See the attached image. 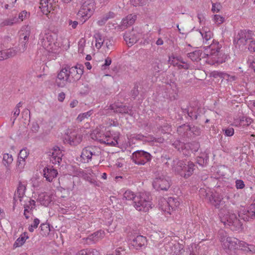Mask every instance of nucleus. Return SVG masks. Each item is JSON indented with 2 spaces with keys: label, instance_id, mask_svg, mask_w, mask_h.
<instances>
[{
  "label": "nucleus",
  "instance_id": "nucleus-1",
  "mask_svg": "<svg viewBox=\"0 0 255 255\" xmlns=\"http://www.w3.org/2000/svg\"><path fill=\"white\" fill-rule=\"evenodd\" d=\"M213 33L208 27H203L199 30L190 34V37L193 42H196L198 39H203V42L208 45L205 46V55L207 57L206 62L211 64H221L225 62L226 56L220 52L222 47L219 42L213 39L210 44L209 41L213 37Z\"/></svg>",
  "mask_w": 255,
  "mask_h": 255
},
{
  "label": "nucleus",
  "instance_id": "nucleus-2",
  "mask_svg": "<svg viewBox=\"0 0 255 255\" xmlns=\"http://www.w3.org/2000/svg\"><path fill=\"white\" fill-rule=\"evenodd\" d=\"M210 203L217 208H220L221 221L225 225L230 227L233 231H240L242 229V223L238 218L237 215L232 212L227 205H224V201H222L218 195L213 194L209 197Z\"/></svg>",
  "mask_w": 255,
  "mask_h": 255
},
{
  "label": "nucleus",
  "instance_id": "nucleus-3",
  "mask_svg": "<svg viewBox=\"0 0 255 255\" xmlns=\"http://www.w3.org/2000/svg\"><path fill=\"white\" fill-rule=\"evenodd\" d=\"M83 73V66L81 64L71 67L67 66L58 73L56 81L57 85L59 87H64L67 84L79 80Z\"/></svg>",
  "mask_w": 255,
  "mask_h": 255
},
{
  "label": "nucleus",
  "instance_id": "nucleus-4",
  "mask_svg": "<svg viewBox=\"0 0 255 255\" xmlns=\"http://www.w3.org/2000/svg\"><path fill=\"white\" fill-rule=\"evenodd\" d=\"M39 43L49 52H54L58 47L55 41V34L50 31L40 34Z\"/></svg>",
  "mask_w": 255,
  "mask_h": 255
},
{
  "label": "nucleus",
  "instance_id": "nucleus-5",
  "mask_svg": "<svg viewBox=\"0 0 255 255\" xmlns=\"http://www.w3.org/2000/svg\"><path fill=\"white\" fill-rule=\"evenodd\" d=\"M133 205L135 209L140 212H146L152 208L151 199L146 194L140 193L135 198Z\"/></svg>",
  "mask_w": 255,
  "mask_h": 255
},
{
  "label": "nucleus",
  "instance_id": "nucleus-6",
  "mask_svg": "<svg viewBox=\"0 0 255 255\" xmlns=\"http://www.w3.org/2000/svg\"><path fill=\"white\" fill-rule=\"evenodd\" d=\"M95 7L94 0H84L79 10L78 15L82 17L85 21L93 15Z\"/></svg>",
  "mask_w": 255,
  "mask_h": 255
},
{
  "label": "nucleus",
  "instance_id": "nucleus-7",
  "mask_svg": "<svg viewBox=\"0 0 255 255\" xmlns=\"http://www.w3.org/2000/svg\"><path fill=\"white\" fill-rule=\"evenodd\" d=\"M253 34L251 31L246 30H241L235 36L234 43L237 48L243 49L248 41L252 39Z\"/></svg>",
  "mask_w": 255,
  "mask_h": 255
},
{
  "label": "nucleus",
  "instance_id": "nucleus-8",
  "mask_svg": "<svg viewBox=\"0 0 255 255\" xmlns=\"http://www.w3.org/2000/svg\"><path fill=\"white\" fill-rule=\"evenodd\" d=\"M220 241L222 248L227 253L230 251L238 249V239L235 238L229 237L227 235H223L220 236Z\"/></svg>",
  "mask_w": 255,
  "mask_h": 255
},
{
  "label": "nucleus",
  "instance_id": "nucleus-9",
  "mask_svg": "<svg viewBox=\"0 0 255 255\" xmlns=\"http://www.w3.org/2000/svg\"><path fill=\"white\" fill-rule=\"evenodd\" d=\"M94 134H96L95 139L101 143L112 146H116L118 144L117 140L115 137L111 136L109 131L103 133L98 130H95Z\"/></svg>",
  "mask_w": 255,
  "mask_h": 255
},
{
  "label": "nucleus",
  "instance_id": "nucleus-10",
  "mask_svg": "<svg viewBox=\"0 0 255 255\" xmlns=\"http://www.w3.org/2000/svg\"><path fill=\"white\" fill-rule=\"evenodd\" d=\"M151 159V156L150 153L143 150H137L132 155L133 162L137 165H144Z\"/></svg>",
  "mask_w": 255,
  "mask_h": 255
},
{
  "label": "nucleus",
  "instance_id": "nucleus-11",
  "mask_svg": "<svg viewBox=\"0 0 255 255\" xmlns=\"http://www.w3.org/2000/svg\"><path fill=\"white\" fill-rule=\"evenodd\" d=\"M40 8L42 12L45 15L49 13H54L56 10L58 4L54 0H40Z\"/></svg>",
  "mask_w": 255,
  "mask_h": 255
},
{
  "label": "nucleus",
  "instance_id": "nucleus-12",
  "mask_svg": "<svg viewBox=\"0 0 255 255\" xmlns=\"http://www.w3.org/2000/svg\"><path fill=\"white\" fill-rule=\"evenodd\" d=\"M152 185L157 190L166 191L170 187L169 179L164 175H159L155 178Z\"/></svg>",
  "mask_w": 255,
  "mask_h": 255
},
{
  "label": "nucleus",
  "instance_id": "nucleus-13",
  "mask_svg": "<svg viewBox=\"0 0 255 255\" xmlns=\"http://www.w3.org/2000/svg\"><path fill=\"white\" fill-rule=\"evenodd\" d=\"M47 154L52 164L59 165L63 153L59 147L56 146L53 147L49 150Z\"/></svg>",
  "mask_w": 255,
  "mask_h": 255
},
{
  "label": "nucleus",
  "instance_id": "nucleus-14",
  "mask_svg": "<svg viewBox=\"0 0 255 255\" xmlns=\"http://www.w3.org/2000/svg\"><path fill=\"white\" fill-rule=\"evenodd\" d=\"M142 35V33L137 29H132L131 31L126 32L124 37L127 43L131 46L135 43Z\"/></svg>",
  "mask_w": 255,
  "mask_h": 255
},
{
  "label": "nucleus",
  "instance_id": "nucleus-15",
  "mask_svg": "<svg viewBox=\"0 0 255 255\" xmlns=\"http://www.w3.org/2000/svg\"><path fill=\"white\" fill-rule=\"evenodd\" d=\"M66 141L72 146L79 144L82 140V135L78 131H73L65 138Z\"/></svg>",
  "mask_w": 255,
  "mask_h": 255
},
{
  "label": "nucleus",
  "instance_id": "nucleus-16",
  "mask_svg": "<svg viewBox=\"0 0 255 255\" xmlns=\"http://www.w3.org/2000/svg\"><path fill=\"white\" fill-rule=\"evenodd\" d=\"M112 108L114 109V113H120L122 114H128L132 116L133 114L131 108L120 103L112 104Z\"/></svg>",
  "mask_w": 255,
  "mask_h": 255
},
{
  "label": "nucleus",
  "instance_id": "nucleus-17",
  "mask_svg": "<svg viewBox=\"0 0 255 255\" xmlns=\"http://www.w3.org/2000/svg\"><path fill=\"white\" fill-rule=\"evenodd\" d=\"M24 208V215L26 219L29 218V214H32L33 210L35 208V202L33 200L27 198L23 204Z\"/></svg>",
  "mask_w": 255,
  "mask_h": 255
},
{
  "label": "nucleus",
  "instance_id": "nucleus-18",
  "mask_svg": "<svg viewBox=\"0 0 255 255\" xmlns=\"http://www.w3.org/2000/svg\"><path fill=\"white\" fill-rule=\"evenodd\" d=\"M43 175L46 180L49 182L52 181L53 179L55 178L57 174V170L53 168L52 166H48L43 169Z\"/></svg>",
  "mask_w": 255,
  "mask_h": 255
},
{
  "label": "nucleus",
  "instance_id": "nucleus-19",
  "mask_svg": "<svg viewBox=\"0 0 255 255\" xmlns=\"http://www.w3.org/2000/svg\"><path fill=\"white\" fill-rule=\"evenodd\" d=\"M185 129V133L188 131H191L192 133L195 136L199 135L201 133L200 128L198 127L193 126L191 127L189 125H183L181 126H179L177 128V132L179 134L183 133L182 129Z\"/></svg>",
  "mask_w": 255,
  "mask_h": 255
},
{
  "label": "nucleus",
  "instance_id": "nucleus-20",
  "mask_svg": "<svg viewBox=\"0 0 255 255\" xmlns=\"http://www.w3.org/2000/svg\"><path fill=\"white\" fill-rule=\"evenodd\" d=\"M146 238L142 236H136L131 242V245L136 249L139 250L146 244Z\"/></svg>",
  "mask_w": 255,
  "mask_h": 255
},
{
  "label": "nucleus",
  "instance_id": "nucleus-21",
  "mask_svg": "<svg viewBox=\"0 0 255 255\" xmlns=\"http://www.w3.org/2000/svg\"><path fill=\"white\" fill-rule=\"evenodd\" d=\"M194 170V164L192 162L188 161L184 166L181 176H183L185 178H188L191 176Z\"/></svg>",
  "mask_w": 255,
  "mask_h": 255
},
{
  "label": "nucleus",
  "instance_id": "nucleus-22",
  "mask_svg": "<svg viewBox=\"0 0 255 255\" xmlns=\"http://www.w3.org/2000/svg\"><path fill=\"white\" fill-rule=\"evenodd\" d=\"M137 16L135 14H130L124 18L122 21L121 28L125 29L128 26L134 23L136 19Z\"/></svg>",
  "mask_w": 255,
  "mask_h": 255
},
{
  "label": "nucleus",
  "instance_id": "nucleus-23",
  "mask_svg": "<svg viewBox=\"0 0 255 255\" xmlns=\"http://www.w3.org/2000/svg\"><path fill=\"white\" fill-rule=\"evenodd\" d=\"M91 152L89 146L84 148L80 155V161L82 163L89 162L91 161L90 156V154L91 153Z\"/></svg>",
  "mask_w": 255,
  "mask_h": 255
},
{
  "label": "nucleus",
  "instance_id": "nucleus-24",
  "mask_svg": "<svg viewBox=\"0 0 255 255\" xmlns=\"http://www.w3.org/2000/svg\"><path fill=\"white\" fill-rule=\"evenodd\" d=\"M190 143H184L180 141H176L173 143V145L179 151H182L183 154H187V150L190 148Z\"/></svg>",
  "mask_w": 255,
  "mask_h": 255
},
{
  "label": "nucleus",
  "instance_id": "nucleus-25",
  "mask_svg": "<svg viewBox=\"0 0 255 255\" xmlns=\"http://www.w3.org/2000/svg\"><path fill=\"white\" fill-rule=\"evenodd\" d=\"M17 54L16 50L12 48L8 50L0 51V60L2 61L13 57Z\"/></svg>",
  "mask_w": 255,
  "mask_h": 255
},
{
  "label": "nucleus",
  "instance_id": "nucleus-26",
  "mask_svg": "<svg viewBox=\"0 0 255 255\" xmlns=\"http://www.w3.org/2000/svg\"><path fill=\"white\" fill-rule=\"evenodd\" d=\"M89 147L90 150L92 152L90 154L91 161L92 159H98L101 157L102 150L100 147L96 146H89Z\"/></svg>",
  "mask_w": 255,
  "mask_h": 255
},
{
  "label": "nucleus",
  "instance_id": "nucleus-27",
  "mask_svg": "<svg viewBox=\"0 0 255 255\" xmlns=\"http://www.w3.org/2000/svg\"><path fill=\"white\" fill-rule=\"evenodd\" d=\"M116 14L114 12L112 11H109V12L103 15L100 18V19L98 20L97 21V24L99 26H103L109 19L114 18Z\"/></svg>",
  "mask_w": 255,
  "mask_h": 255
},
{
  "label": "nucleus",
  "instance_id": "nucleus-28",
  "mask_svg": "<svg viewBox=\"0 0 255 255\" xmlns=\"http://www.w3.org/2000/svg\"><path fill=\"white\" fill-rule=\"evenodd\" d=\"M185 164L186 163L184 161L178 160L177 159L174 160L173 161V168L174 169L175 172L181 175V173L184 169Z\"/></svg>",
  "mask_w": 255,
  "mask_h": 255
},
{
  "label": "nucleus",
  "instance_id": "nucleus-29",
  "mask_svg": "<svg viewBox=\"0 0 255 255\" xmlns=\"http://www.w3.org/2000/svg\"><path fill=\"white\" fill-rule=\"evenodd\" d=\"M26 190V184L24 182H19L17 188V191L15 193V196H18L20 201H21V198L24 196Z\"/></svg>",
  "mask_w": 255,
  "mask_h": 255
},
{
  "label": "nucleus",
  "instance_id": "nucleus-30",
  "mask_svg": "<svg viewBox=\"0 0 255 255\" xmlns=\"http://www.w3.org/2000/svg\"><path fill=\"white\" fill-rule=\"evenodd\" d=\"M94 38L96 41L95 46L98 49H100L104 45L106 38L103 37L102 35L99 32L94 34Z\"/></svg>",
  "mask_w": 255,
  "mask_h": 255
},
{
  "label": "nucleus",
  "instance_id": "nucleus-31",
  "mask_svg": "<svg viewBox=\"0 0 255 255\" xmlns=\"http://www.w3.org/2000/svg\"><path fill=\"white\" fill-rule=\"evenodd\" d=\"M29 238L26 232L22 234L15 241L13 244V247L17 248L22 246L26 240Z\"/></svg>",
  "mask_w": 255,
  "mask_h": 255
},
{
  "label": "nucleus",
  "instance_id": "nucleus-32",
  "mask_svg": "<svg viewBox=\"0 0 255 255\" xmlns=\"http://www.w3.org/2000/svg\"><path fill=\"white\" fill-rule=\"evenodd\" d=\"M104 232L103 231L100 230L89 236L87 239L95 243L98 240L104 238Z\"/></svg>",
  "mask_w": 255,
  "mask_h": 255
},
{
  "label": "nucleus",
  "instance_id": "nucleus-33",
  "mask_svg": "<svg viewBox=\"0 0 255 255\" xmlns=\"http://www.w3.org/2000/svg\"><path fill=\"white\" fill-rule=\"evenodd\" d=\"M246 215L248 221L249 219L255 220V202L249 206Z\"/></svg>",
  "mask_w": 255,
  "mask_h": 255
},
{
  "label": "nucleus",
  "instance_id": "nucleus-34",
  "mask_svg": "<svg viewBox=\"0 0 255 255\" xmlns=\"http://www.w3.org/2000/svg\"><path fill=\"white\" fill-rule=\"evenodd\" d=\"M168 62L171 65H172L174 66H177L180 69L184 68L185 69H187L189 67L188 65L186 63H185V65L179 64V62L175 60V57L174 56H171L169 57Z\"/></svg>",
  "mask_w": 255,
  "mask_h": 255
},
{
  "label": "nucleus",
  "instance_id": "nucleus-35",
  "mask_svg": "<svg viewBox=\"0 0 255 255\" xmlns=\"http://www.w3.org/2000/svg\"><path fill=\"white\" fill-rule=\"evenodd\" d=\"M202 54L200 50H196L188 53V57L193 61H198L201 60Z\"/></svg>",
  "mask_w": 255,
  "mask_h": 255
},
{
  "label": "nucleus",
  "instance_id": "nucleus-36",
  "mask_svg": "<svg viewBox=\"0 0 255 255\" xmlns=\"http://www.w3.org/2000/svg\"><path fill=\"white\" fill-rule=\"evenodd\" d=\"M16 23H17V17L16 16H13L3 20V21L0 23V26L1 27L11 26Z\"/></svg>",
  "mask_w": 255,
  "mask_h": 255
},
{
  "label": "nucleus",
  "instance_id": "nucleus-37",
  "mask_svg": "<svg viewBox=\"0 0 255 255\" xmlns=\"http://www.w3.org/2000/svg\"><path fill=\"white\" fill-rule=\"evenodd\" d=\"M13 157L11 154L5 153L3 154L2 162L6 168L8 169L9 167L13 161Z\"/></svg>",
  "mask_w": 255,
  "mask_h": 255
},
{
  "label": "nucleus",
  "instance_id": "nucleus-38",
  "mask_svg": "<svg viewBox=\"0 0 255 255\" xmlns=\"http://www.w3.org/2000/svg\"><path fill=\"white\" fill-rule=\"evenodd\" d=\"M114 113V109L112 108V105L109 106H107L105 107L104 109L101 110L98 113V114L100 116H111Z\"/></svg>",
  "mask_w": 255,
  "mask_h": 255
},
{
  "label": "nucleus",
  "instance_id": "nucleus-39",
  "mask_svg": "<svg viewBox=\"0 0 255 255\" xmlns=\"http://www.w3.org/2000/svg\"><path fill=\"white\" fill-rule=\"evenodd\" d=\"M16 0H1L2 7L5 9L12 8L14 5Z\"/></svg>",
  "mask_w": 255,
  "mask_h": 255
},
{
  "label": "nucleus",
  "instance_id": "nucleus-40",
  "mask_svg": "<svg viewBox=\"0 0 255 255\" xmlns=\"http://www.w3.org/2000/svg\"><path fill=\"white\" fill-rule=\"evenodd\" d=\"M30 16V13L27 12L26 10H24L19 13L17 19V23H19L23 20L28 18Z\"/></svg>",
  "mask_w": 255,
  "mask_h": 255
},
{
  "label": "nucleus",
  "instance_id": "nucleus-41",
  "mask_svg": "<svg viewBox=\"0 0 255 255\" xmlns=\"http://www.w3.org/2000/svg\"><path fill=\"white\" fill-rule=\"evenodd\" d=\"M104 45H105L108 50H113L114 49V41L112 37H106Z\"/></svg>",
  "mask_w": 255,
  "mask_h": 255
},
{
  "label": "nucleus",
  "instance_id": "nucleus-42",
  "mask_svg": "<svg viewBox=\"0 0 255 255\" xmlns=\"http://www.w3.org/2000/svg\"><path fill=\"white\" fill-rule=\"evenodd\" d=\"M175 200L174 198H170L167 201H165L166 205L170 207L172 210H175V208L179 205V202H175Z\"/></svg>",
  "mask_w": 255,
  "mask_h": 255
},
{
  "label": "nucleus",
  "instance_id": "nucleus-43",
  "mask_svg": "<svg viewBox=\"0 0 255 255\" xmlns=\"http://www.w3.org/2000/svg\"><path fill=\"white\" fill-rule=\"evenodd\" d=\"M136 197V195L130 190H127L124 194V198L127 200H135V198Z\"/></svg>",
  "mask_w": 255,
  "mask_h": 255
},
{
  "label": "nucleus",
  "instance_id": "nucleus-44",
  "mask_svg": "<svg viewBox=\"0 0 255 255\" xmlns=\"http://www.w3.org/2000/svg\"><path fill=\"white\" fill-rule=\"evenodd\" d=\"M92 111L90 110L87 112L81 114L79 115L77 118V121L79 122H81L85 119H88L92 114Z\"/></svg>",
  "mask_w": 255,
  "mask_h": 255
},
{
  "label": "nucleus",
  "instance_id": "nucleus-45",
  "mask_svg": "<svg viewBox=\"0 0 255 255\" xmlns=\"http://www.w3.org/2000/svg\"><path fill=\"white\" fill-rule=\"evenodd\" d=\"M31 27L30 26L27 25L22 27L21 29L20 34L27 35L29 36L31 34Z\"/></svg>",
  "mask_w": 255,
  "mask_h": 255
},
{
  "label": "nucleus",
  "instance_id": "nucleus-46",
  "mask_svg": "<svg viewBox=\"0 0 255 255\" xmlns=\"http://www.w3.org/2000/svg\"><path fill=\"white\" fill-rule=\"evenodd\" d=\"M253 122V120L250 118L247 117H243L240 119V125L241 126H248L251 124Z\"/></svg>",
  "mask_w": 255,
  "mask_h": 255
},
{
  "label": "nucleus",
  "instance_id": "nucleus-47",
  "mask_svg": "<svg viewBox=\"0 0 255 255\" xmlns=\"http://www.w3.org/2000/svg\"><path fill=\"white\" fill-rule=\"evenodd\" d=\"M213 20L216 24L220 25L225 21V18L220 15L215 14L214 15Z\"/></svg>",
  "mask_w": 255,
  "mask_h": 255
},
{
  "label": "nucleus",
  "instance_id": "nucleus-48",
  "mask_svg": "<svg viewBox=\"0 0 255 255\" xmlns=\"http://www.w3.org/2000/svg\"><path fill=\"white\" fill-rule=\"evenodd\" d=\"M29 155V152L26 148L21 149L18 154V159L25 160Z\"/></svg>",
  "mask_w": 255,
  "mask_h": 255
},
{
  "label": "nucleus",
  "instance_id": "nucleus-49",
  "mask_svg": "<svg viewBox=\"0 0 255 255\" xmlns=\"http://www.w3.org/2000/svg\"><path fill=\"white\" fill-rule=\"evenodd\" d=\"M223 132L227 136H232L234 135L235 131L234 129L232 127L223 128Z\"/></svg>",
  "mask_w": 255,
  "mask_h": 255
},
{
  "label": "nucleus",
  "instance_id": "nucleus-50",
  "mask_svg": "<svg viewBox=\"0 0 255 255\" xmlns=\"http://www.w3.org/2000/svg\"><path fill=\"white\" fill-rule=\"evenodd\" d=\"M19 42L20 43L18 45V50L16 51H17V53H23L27 48V43H24L22 41H19Z\"/></svg>",
  "mask_w": 255,
  "mask_h": 255
},
{
  "label": "nucleus",
  "instance_id": "nucleus-51",
  "mask_svg": "<svg viewBox=\"0 0 255 255\" xmlns=\"http://www.w3.org/2000/svg\"><path fill=\"white\" fill-rule=\"evenodd\" d=\"M25 165V160L24 159H18L17 163V168L19 172H21Z\"/></svg>",
  "mask_w": 255,
  "mask_h": 255
},
{
  "label": "nucleus",
  "instance_id": "nucleus-52",
  "mask_svg": "<svg viewBox=\"0 0 255 255\" xmlns=\"http://www.w3.org/2000/svg\"><path fill=\"white\" fill-rule=\"evenodd\" d=\"M170 247H171L172 253H173V255H178L180 252V250H177L178 248H180V245L177 244L175 245H173L172 244L171 245H169Z\"/></svg>",
  "mask_w": 255,
  "mask_h": 255
},
{
  "label": "nucleus",
  "instance_id": "nucleus-53",
  "mask_svg": "<svg viewBox=\"0 0 255 255\" xmlns=\"http://www.w3.org/2000/svg\"><path fill=\"white\" fill-rule=\"evenodd\" d=\"M41 228V231L42 232L41 233L43 236H45L47 234H48L49 231H50V228L49 227L44 224H42L40 226Z\"/></svg>",
  "mask_w": 255,
  "mask_h": 255
},
{
  "label": "nucleus",
  "instance_id": "nucleus-54",
  "mask_svg": "<svg viewBox=\"0 0 255 255\" xmlns=\"http://www.w3.org/2000/svg\"><path fill=\"white\" fill-rule=\"evenodd\" d=\"M247 62L249 67L253 69L255 72V58L253 57H251L249 58Z\"/></svg>",
  "mask_w": 255,
  "mask_h": 255
},
{
  "label": "nucleus",
  "instance_id": "nucleus-55",
  "mask_svg": "<svg viewBox=\"0 0 255 255\" xmlns=\"http://www.w3.org/2000/svg\"><path fill=\"white\" fill-rule=\"evenodd\" d=\"M248 49L251 52H255V40L253 39L249 41Z\"/></svg>",
  "mask_w": 255,
  "mask_h": 255
},
{
  "label": "nucleus",
  "instance_id": "nucleus-56",
  "mask_svg": "<svg viewBox=\"0 0 255 255\" xmlns=\"http://www.w3.org/2000/svg\"><path fill=\"white\" fill-rule=\"evenodd\" d=\"M221 5L218 3H213L212 7V11L213 12H219L221 8Z\"/></svg>",
  "mask_w": 255,
  "mask_h": 255
},
{
  "label": "nucleus",
  "instance_id": "nucleus-57",
  "mask_svg": "<svg viewBox=\"0 0 255 255\" xmlns=\"http://www.w3.org/2000/svg\"><path fill=\"white\" fill-rule=\"evenodd\" d=\"M238 246V249L239 248H241L245 249V250L247 248V247L249 246V244L246 243L244 242L238 240V243L237 244Z\"/></svg>",
  "mask_w": 255,
  "mask_h": 255
},
{
  "label": "nucleus",
  "instance_id": "nucleus-58",
  "mask_svg": "<svg viewBox=\"0 0 255 255\" xmlns=\"http://www.w3.org/2000/svg\"><path fill=\"white\" fill-rule=\"evenodd\" d=\"M125 252V249H123L122 247L118 248L116 249L115 253L110 254L108 255H123V253H124Z\"/></svg>",
  "mask_w": 255,
  "mask_h": 255
},
{
  "label": "nucleus",
  "instance_id": "nucleus-59",
  "mask_svg": "<svg viewBox=\"0 0 255 255\" xmlns=\"http://www.w3.org/2000/svg\"><path fill=\"white\" fill-rule=\"evenodd\" d=\"M236 186L237 189H243L245 187V184L242 180H237L236 182Z\"/></svg>",
  "mask_w": 255,
  "mask_h": 255
},
{
  "label": "nucleus",
  "instance_id": "nucleus-60",
  "mask_svg": "<svg viewBox=\"0 0 255 255\" xmlns=\"http://www.w3.org/2000/svg\"><path fill=\"white\" fill-rule=\"evenodd\" d=\"M211 76L214 78H217V77L222 78V77H223V73L222 72H218V71H214L211 73Z\"/></svg>",
  "mask_w": 255,
  "mask_h": 255
},
{
  "label": "nucleus",
  "instance_id": "nucleus-61",
  "mask_svg": "<svg viewBox=\"0 0 255 255\" xmlns=\"http://www.w3.org/2000/svg\"><path fill=\"white\" fill-rule=\"evenodd\" d=\"M29 36L20 34L19 41H22L24 43H27Z\"/></svg>",
  "mask_w": 255,
  "mask_h": 255
},
{
  "label": "nucleus",
  "instance_id": "nucleus-62",
  "mask_svg": "<svg viewBox=\"0 0 255 255\" xmlns=\"http://www.w3.org/2000/svg\"><path fill=\"white\" fill-rule=\"evenodd\" d=\"M91 252L90 250H83L79 252L76 255H90Z\"/></svg>",
  "mask_w": 255,
  "mask_h": 255
},
{
  "label": "nucleus",
  "instance_id": "nucleus-63",
  "mask_svg": "<svg viewBox=\"0 0 255 255\" xmlns=\"http://www.w3.org/2000/svg\"><path fill=\"white\" fill-rule=\"evenodd\" d=\"M68 22L69 25L71 26V27L74 29L76 28L78 24V22L77 21H72L69 19Z\"/></svg>",
  "mask_w": 255,
  "mask_h": 255
},
{
  "label": "nucleus",
  "instance_id": "nucleus-64",
  "mask_svg": "<svg viewBox=\"0 0 255 255\" xmlns=\"http://www.w3.org/2000/svg\"><path fill=\"white\" fill-rule=\"evenodd\" d=\"M19 114H20V109H17L15 107V108L14 109L13 114V118L14 121L16 120L17 117L19 116Z\"/></svg>",
  "mask_w": 255,
  "mask_h": 255
}]
</instances>
